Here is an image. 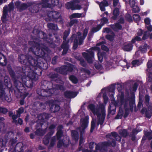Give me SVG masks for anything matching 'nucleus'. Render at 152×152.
<instances>
[{
  "label": "nucleus",
  "instance_id": "nucleus-60",
  "mask_svg": "<svg viewBox=\"0 0 152 152\" xmlns=\"http://www.w3.org/2000/svg\"><path fill=\"white\" fill-rule=\"evenodd\" d=\"M133 18L134 19H140V18L139 15L137 14H134L133 15Z\"/></svg>",
  "mask_w": 152,
  "mask_h": 152
},
{
  "label": "nucleus",
  "instance_id": "nucleus-45",
  "mask_svg": "<svg viewBox=\"0 0 152 152\" xmlns=\"http://www.w3.org/2000/svg\"><path fill=\"white\" fill-rule=\"evenodd\" d=\"M45 131L44 130H42L41 129H38L36 131V133L40 135H42L45 134Z\"/></svg>",
  "mask_w": 152,
  "mask_h": 152
},
{
  "label": "nucleus",
  "instance_id": "nucleus-18",
  "mask_svg": "<svg viewBox=\"0 0 152 152\" xmlns=\"http://www.w3.org/2000/svg\"><path fill=\"white\" fill-rule=\"evenodd\" d=\"M27 77L34 80H36L38 79L37 75L32 71L29 72L28 74Z\"/></svg>",
  "mask_w": 152,
  "mask_h": 152
},
{
  "label": "nucleus",
  "instance_id": "nucleus-35",
  "mask_svg": "<svg viewBox=\"0 0 152 152\" xmlns=\"http://www.w3.org/2000/svg\"><path fill=\"white\" fill-rule=\"evenodd\" d=\"M56 126V125L54 124H52L50 126L48 129L49 132L48 134H49V135L50 136L53 134L54 132V129L55 128Z\"/></svg>",
  "mask_w": 152,
  "mask_h": 152
},
{
  "label": "nucleus",
  "instance_id": "nucleus-19",
  "mask_svg": "<svg viewBox=\"0 0 152 152\" xmlns=\"http://www.w3.org/2000/svg\"><path fill=\"white\" fill-rule=\"evenodd\" d=\"M120 10L118 7H115L113 11V16L112 17V19H117L120 14Z\"/></svg>",
  "mask_w": 152,
  "mask_h": 152
},
{
  "label": "nucleus",
  "instance_id": "nucleus-8",
  "mask_svg": "<svg viewBox=\"0 0 152 152\" xmlns=\"http://www.w3.org/2000/svg\"><path fill=\"white\" fill-rule=\"evenodd\" d=\"M7 86V84H4L2 82H0V97L3 101L10 102L11 100V98L10 96L6 94L4 91Z\"/></svg>",
  "mask_w": 152,
  "mask_h": 152
},
{
  "label": "nucleus",
  "instance_id": "nucleus-11",
  "mask_svg": "<svg viewBox=\"0 0 152 152\" xmlns=\"http://www.w3.org/2000/svg\"><path fill=\"white\" fill-rule=\"evenodd\" d=\"M41 4V3H39L33 6L31 10V12L33 13L39 12L41 16H43V15L41 14V13L44 12L42 10L41 8L39 7V6Z\"/></svg>",
  "mask_w": 152,
  "mask_h": 152
},
{
  "label": "nucleus",
  "instance_id": "nucleus-62",
  "mask_svg": "<svg viewBox=\"0 0 152 152\" xmlns=\"http://www.w3.org/2000/svg\"><path fill=\"white\" fill-rule=\"evenodd\" d=\"M125 17V19H132L131 15L129 13L126 14Z\"/></svg>",
  "mask_w": 152,
  "mask_h": 152
},
{
  "label": "nucleus",
  "instance_id": "nucleus-56",
  "mask_svg": "<svg viewBox=\"0 0 152 152\" xmlns=\"http://www.w3.org/2000/svg\"><path fill=\"white\" fill-rule=\"evenodd\" d=\"M129 4L130 6L133 7L134 6L135 2L134 0H129Z\"/></svg>",
  "mask_w": 152,
  "mask_h": 152
},
{
  "label": "nucleus",
  "instance_id": "nucleus-64",
  "mask_svg": "<svg viewBox=\"0 0 152 152\" xmlns=\"http://www.w3.org/2000/svg\"><path fill=\"white\" fill-rule=\"evenodd\" d=\"M147 66L148 68H151L152 66V61L151 60L148 61L147 63Z\"/></svg>",
  "mask_w": 152,
  "mask_h": 152
},
{
  "label": "nucleus",
  "instance_id": "nucleus-40",
  "mask_svg": "<svg viewBox=\"0 0 152 152\" xmlns=\"http://www.w3.org/2000/svg\"><path fill=\"white\" fill-rule=\"evenodd\" d=\"M120 134L124 137H126L127 135V132L126 130L125 129H122L120 131Z\"/></svg>",
  "mask_w": 152,
  "mask_h": 152
},
{
  "label": "nucleus",
  "instance_id": "nucleus-23",
  "mask_svg": "<svg viewBox=\"0 0 152 152\" xmlns=\"http://www.w3.org/2000/svg\"><path fill=\"white\" fill-rule=\"evenodd\" d=\"M72 138L75 142H77L78 140L79 134L76 131L73 130L72 131Z\"/></svg>",
  "mask_w": 152,
  "mask_h": 152
},
{
  "label": "nucleus",
  "instance_id": "nucleus-33",
  "mask_svg": "<svg viewBox=\"0 0 152 152\" xmlns=\"http://www.w3.org/2000/svg\"><path fill=\"white\" fill-rule=\"evenodd\" d=\"M148 48V46L147 44H145L144 45L140 47V50L142 53H145Z\"/></svg>",
  "mask_w": 152,
  "mask_h": 152
},
{
  "label": "nucleus",
  "instance_id": "nucleus-17",
  "mask_svg": "<svg viewBox=\"0 0 152 152\" xmlns=\"http://www.w3.org/2000/svg\"><path fill=\"white\" fill-rule=\"evenodd\" d=\"M99 5L101 11H104L105 10V7H107L109 4L108 1L107 0H103L99 3Z\"/></svg>",
  "mask_w": 152,
  "mask_h": 152
},
{
  "label": "nucleus",
  "instance_id": "nucleus-3",
  "mask_svg": "<svg viewBox=\"0 0 152 152\" xmlns=\"http://www.w3.org/2000/svg\"><path fill=\"white\" fill-rule=\"evenodd\" d=\"M88 108L94 115H96L98 119L97 122L98 125L99 124L102 125L105 117L104 105L102 104H100L99 108H98L97 105L90 104L88 106Z\"/></svg>",
  "mask_w": 152,
  "mask_h": 152
},
{
  "label": "nucleus",
  "instance_id": "nucleus-41",
  "mask_svg": "<svg viewBox=\"0 0 152 152\" xmlns=\"http://www.w3.org/2000/svg\"><path fill=\"white\" fill-rule=\"evenodd\" d=\"M70 80L74 83H77V80L74 76L72 75L69 77Z\"/></svg>",
  "mask_w": 152,
  "mask_h": 152
},
{
  "label": "nucleus",
  "instance_id": "nucleus-46",
  "mask_svg": "<svg viewBox=\"0 0 152 152\" xmlns=\"http://www.w3.org/2000/svg\"><path fill=\"white\" fill-rule=\"evenodd\" d=\"M132 65L134 66H136L140 64V63L139 61L137 60L133 61L132 62Z\"/></svg>",
  "mask_w": 152,
  "mask_h": 152
},
{
  "label": "nucleus",
  "instance_id": "nucleus-38",
  "mask_svg": "<svg viewBox=\"0 0 152 152\" xmlns=\"http://www.w3.org/2000/svg\"><path fill=\"white\" fill-rule=\"evenodd\" d=\"M114 34L113 32L111 33V34H108L106 36V38L110 41H113L114 39Z\"/></svg>",
  "mask_w": 152,
  "mask_h": 152
},
{
  "label": "nucleus",
  "instance_id": "nucleus-32",
  "mask_svg": "<svg viewBox=\"0 0 152 152\" xmlns=\"http://www.w3.org/2000/svg\"><path fill=\"white\" fill-rule=\"evenodd\" d=\"M111 27L115 31L121 29L122 28V26L118 23H116L114 25H112Z\"/></svg>",
  "mask_w": 152,
  "mask_h": 152
},
{
  "label": "nucleus",
  "instance_id": "nucleus-43",
  "mask_svg": "<svg viewBox=\"0 0 152 152\" xmlns=\"http://www.w3.org/2000/svg\"><path fill=\"white\" fill-rule=\"evenodd\" d=\"M56 140V138L55 137H54L51 138L50 142V146L51 147L53 146L55 143Z\"/></svg>",
  "mask_w": 152,
  "mask_h": 152
},
{
  "label": "nucleus",
  "instance_id": "nucleus-22",
  "mask_svg": "<svg viewBox=\"0 0 152 152\" xmlns=\"http://www.w3.org/2000/svg\"><path fill=\"white\" fill-rule=\"evenodd\" d=\"M62 126H59L57 129V132L56 133V136L58 139H59L62 136V133L61 129H62Z\"/></svg>",
  "mask_w": 152,
  "mask_h": 152
},
{
  "label": "nucleus",
  "instance_id": "nucleus-59",
  "mask_svg": "<svg viewBox=\"0 0 152 152\" xmlns=\"http://www.w3.org/2000/svg\"><path fill=\"white\" fill-rule=\"evenodd\" d=\"M148 77L147 78V80L149 82L152 81V73H149L148 74Z\"/></svg>",
  "mask_w": 152,
  "mask_h": 152
},
{
  "label": "nucleus",
  "instance_id": "nucleus-47",
  "mask_svg": "<svg viewBox=\"0 0 152 152\" xmlns=\"http://www.w3.org/2000/svg\"><path fill=\"white\" fill-rule=\"evenodd\" d=\"M96 122V120L94 119H93L91 122V132H92L94 129L95 126V123Z\"/></svg>",
  "mask_w": 152,
  "mask_h": 152
},
{
  "label": "nucleus",
  "instance_id": "nucleus-4",
  "mask_svg": "<svg viewBox=\"0 0 152 152\" xmlns=\"http://www.w3.org/2000/svg\"><path fill=\"white\" fill-rule=\"evenodd\" d=\"M108 145L107 142L96 144L94 142H91L89 144L90 150L88 149L83 150L84 152H106V147Z\"/></svg>",
  "mask_w": 152,
  "mask_h": 152
},
{
  "label": "nucleus",
  "instance_id": "nucleus-2",
  "mask_svg": "<svg viewBox=\"0 0 152 152\" xmlns=\"http://www.w3.org/2000/svg\"><path fill=\"white\" fill-rule=\"evenodd\" d=\"M105 42L104 41H102L101 42L97 43L96 46L94 47L91 49L87 50V53H82L83 56L87 60L88 62L91 63L92 62L94 59V50H97V56L99 61L102 62L103 61L104 57L106 53H105L101 52L100 51V48L99 46H101L102 49L106 52L108 51V48L106 46L103 45L105 44Z\"/></svg>",
  "mask_w": 152,
  "mask_h": 152
},
{
  "label": "nucleus",
  "instance_id": "nucleus-34",
  "mask_svg": "<svg viewBox=\"0 0 152 152\" xmlns=\"http://www.w3.org/2000/svg\"><path fill=\"white\" fill-rule=\"evenodd\" d=\"M82 14L79 13H74L72 14L69 16L70 19H72L75 18H80L82 16Z\"/></svg>",
  "mask_w": 152,
  "mask_h": 152
},
{
  "label": "nucleus",
  "instance_id": "nucleus-14",
  "mask_svg": "<svg viewBox=\"0 0 152 152\" xmlns=\"http://www.w3.org/2000/svg\"><path fill=\"white\" fill-rule=\"evenodd\" d=\"M79 2V1L78 0H73L72 1L67 2L66 4V6L68 9L73 10L75 4Z\"/></svg>",
  "mask_w": 152,
  "mask_h": 152
},
{
  "label": "nucleus",
  "instance_id": "nucleus-1",
  "mask_svg": "<svg viewBox=\"0 0 152 152\" xmlns=\"http://www.w3.org/2000/svg\"><path fill=\"white\" fill-rule=\"evenodd\" d=\"M114 90L113 88H111L110 89L108 88H104L102 90V92L103 94V97L104 100V102L106 104L107 103L108 100V98L106 96V93L108 91H110L109 94L112 101V103L114 104L115 107H119V112L116 117V119H119L121 118L122 115L123 113L122 110L123 108L125 110L126 112H127L128 108L127 107L129 101L126 99H124V94L121 93V95H118V96L117 102H115L114 100V99L113 96L114 94Z\"/></svg>",
  "mask_w": 152,
  "mask_h": 152
},
{
  "label": "nucleus",
  "instance_id": "nucleus-31",
  "mask_svg": "<svg viewBox=\"0 0 152 152\" xmlns=\"http://www.w3.org/2000/svg\"><path fill=\"white\" fill-rule=\"evenodd\" d=\"M145 136L143 138L142 140H145L148 138L149 140L152 139V134L151 132H145Z\"/></svg>",
  "mask_w": 152,
  "mask_h": 152
},
{
  "label": "nucleus",
  "instance_id": "nucleus-55",
  "mask_svg": "<svg viewBox=\"0 0 152 152\" xmlns=\"http://www.w3.org/2000/svg\"><path fill=\"white\" fill-rule=\"evenodd\" d=\"M9 10L11 11L13 10L14 9V5L13 3H10L8 4Z\"/></svg>",
  "mask_w": 152,
  "mask_h": 152
},
{
  "label": "nucleus",
  "instance_id": "nucleus-54",
  "mask_svg": "<svg viewBox=\"0 0 152 152\" xmlns=\"http://www.w3.org/2000/svg\"><path fill=\"white\" fill-rule=\"evenodd\" d=\"M81 8L82 7L80 5L78 4H75L73 9V10H79L81 9Z\"/></svg>",
  "mask_w": 152,
  "mask_h": 152
},
{
  "label": "nucleus",
  "instance_id": "nucleus-30",
  "mask_svg": "<svg viewBox=\"0 0 152 152\" xmlns=\"http://www.w3.org/2000/svg\"><path fill=\"white\" fill-rule=\"evenodd\" d=\"M68 143L67 141H63L61 140H60L58 141V147L59 148L61 147L62 146H64L65 147H66L68 145Z\"/></svg>",
  "mask_w": 152,
  "mask_h": 152
},
{
  "label": "nucleus",
  "instance_id": "nucleus-29",
  "mask_svg": "<svg viewBox=\"0 0 152 152\" xmlns=\"http://www.w3.org/2000/svg\"><path fill=\"white\" fill-rule=\"evenodd\" d=\"M51 111L53 112L58 111L60 109L59 106L58 105L52 104L50 107Z\"/></svg>",
  "mask_w": 152,
  "mask_h": 152
},
{
  "label": "nucleus",
  "instance_id": "nucleus-51",
  "mask_svg": "<svg viewBox=\"0 0 152 152\" xmlns=\"http://www.w3.org/2000/svg\"><path fill=\"white\" fill-rule=\"evenodd\" d=\"M133 7L132 9V11L133 12L136 13L140 11V8L138 7L134 6Z\"/></svg>",
  "mask_w": 152,
  "mask_h": 152
},
{
  "label": "nucleus",
  "instance_id": "nucleus-52",
  "mask_svg": "<svg viewBox=\"0 0 152 152\" xmlns=\"http://www.w3.org/2000/svg\"><path fill=\"white\" fill-rule=\"evenodd\" d=\"M69 34V32L68 31H65L64 33L63 39H64V41H65V42H66L65 40L66 39V37L68 36Z\"/></svg>",
  "mask_w": 152,
  "mask_h": 152
},
{
  "label": "nucleus",
  "instance_id": "nucleus-48",
  "mask_svg": "<svg viewBox=\"0 0 152 152\" xmlns=\"http://www.w3.org/2000/svg\"><path fill=\"white\" fill-rule=\"evenodd\" d=\"M24 112V108L23 107L20 108L17 111V116H20V114Z\"/></svg>",
  "mask_w": 152,
  "mask_h": 152
},
{
  "label": "nucleus",
  "instance_id": "nucleus-10",
  "mask_svg": "<svg viewBox=\"0 0 152 152\" xmlns=\"http://www.w3.org/2000/svg\"><path fill=\"white\" fill-rule=\"evenodd\" d=\"M47 15L50 19H62L59 12L56 11H48Z\"/></svg>",
  "mask_w": 152,
  "mask_h": 152
},
{
  "label": "nucleus",
  "instance_id": "nucleus-37",
  "mask_svg": "<svg viewBox=\"0 0 152 152\" xmlns=\"http://www.w3.org/2000/svg\"><path fill=\"white\" fill-rule=\"evenodd\" d=\"M142 113L145 114L146 116L148 118H150L151 116V114L149 113V111H147L146 109L145 108H143L141 111Z\"/></svg>",
  "mask_w": 152,
  "mask_h": 152
},
{
  "label": "nucleus",
  "instance_id": "nucleus-13",
  "mask_svg": "<svg viewBox=\"0 0 152 152\" xmlns=\"http://www.w3.org/2000/svg\"><path fill=\"white\" fill-rule=\"evenodd\" d=\"M54 91V89H50L48 91H45L44 90H42V91L41 93H39L37 91L38 94L40 96V97H39L40 99L42 98L41 96L42 97H47L50 96H51L52 94L53 93V92Z\"/></svg>",
  "mask_w": 152,
  "mask_h": 152
},
{
  "label": "nucleus",
  "instance_id": "nucleus-26",
  "mask_svg": "<svg viewBox=\"0 0 152 152\" xmlns=\"http://www.w3.org/2000/svg\"><path fill=\"white\" fill-rule=\"evenodd\" d=\"M61 47L64 49L63 51V54H66L68 50V46L67 45V43L65 42V41H64Z\"/></svg>",
  "mask_w": 152,
  "mask_h": 152
},
{
  "label": "nucleus",
  "instance_id": "nucleus-15",
  "mask_svg": "<svg viewBox=\"0 0 152 152\" xmlns=\"http://www.w3.org/2000/svg\"><path fill=\"white\" fill-rule=\"evenodd\" d=\"M146 28L147 31H145L144 33L142 39H147L148 36L150 35V32L152 31V26L151 25H146Z\"/></svg>",
  "mask_w": 152,
  "mask_h": 152
},
{
  "label": "nucleus",
  "instance_id": "nucleus-20",
  "mask_svg": "<svg viewBox=\"0 0 152 152\" xmlns=\"http://www.w3.org/2000/svg\"><path fill=\"white\" fill-rule=\"evenodd\" d=\"M133 45L130 43H126L122 47L123 49L125 51H129L132 49Z\"/></svg>",
  "mask_w": 152,
  "mask_h": 152
},
{
  "label": "nucleus",
  "instance_id": "nucleus-42",
  "mask_svg": "<svg viewBox=\"0 0 152 152\" xmlns=\"http://www.w3.org/2000/svg\"><path fill=\"white\" fill-rule=\"evenodd\" d=\"M26 58V56L24 55H21L19 56L20 61L22 63H25L26 61L24 59Z\"/></svg>",
  "mask_w": 152,
  "mask_h": 152
},
{
  "label": "nucleus",
  "instance_id": "nucleus-7",
  "mask_svg": "<svg viewBox=\"0 0 152 152\" xmlns=\"http://www.w3.org/2000/svg\"><path fill=\"white\" fill-rule=\"evenodd\" d=\"M34 46L30 48L29 49V51H32L35 55L40 57H43L45 54L44 49H40V45L38 43H35L33 42Z\"/></svg>",
  "mask_w": 152,
  "mask_h": 152
},
{
  "label": "nucleus",
  "instance_id": "nucleus-12",
  "mask_svg": "<svg viewBox=\"0 0 152 152\" xmlns=\"http://www.w3.org/2000/svg\"><path fill=\"white\" fill-rule=\"evenodd\" d=\"M74 66L72 64H69L67 66H64L61 68L60 69V73L62 74H66V71H72L75 69Z\"/></svg>",
  "mask_w": 152,
  "mask_h": 152
},
{
  "label": "nucleus",
  "instance_id": "nucleus-27",
  "mask_svg": "<svg viewBox=\"0 0 152 152\" xmlns=\"http://www.w3.org/2000/svg\"><path fill=\"white\" fill-rule=\"evenodd\" d=\"M6 59L3 55L0 53V64L3 66H5L6 64Z\"/></svg>",
  "mask_w": 152,
  "mask_h": 152
},
{
  "label": "nucleus",
  "instance_id": "nucleus-6",
  "mask_svg": "<svg viewBox=\"0 0 152 152\" xmlns=\"http://www.w3.org/2000/svg\"><path fill=\"white\" fill-rule=\"evenodd\" d=\"M88 117L86 116L83 119H82L80 120L81 127L79 128V130L80 132V145L83 142L84 140L81 136L82 134L84 133L85 129L88 126Z\"/></svg>",
  "mask_w": 152,
  "mask_h": 152
},
{
  "label": "nucleus",
  "instance_id": "nucleus-49",
  "mask_svg": "<svg viewBox=\"0 0 152 152\" xmlns=\"http://www.w3.org/2000/svg\"><path fill=\"white\" fill-rule=\"evenodd\" d=\"M137 83H135L133 86V88L130 89V91L132 93L133 92H135L137 90Z\"/></svg>",
  "mask_w": 152,
  "mask_h": 152
},
{
  "label": "nucleus",
  "instance_id": "nucleus-36",
  "mask_svg": "<svg viewBox=\"0 0 152 152\" xmlns=\"http://www.w3.org/2000/svg\"><path fill=\"white\" fill-rule=\"evenodd\" d=\"M48 26L49 28L51 29L56 30L58 28L57 25L52 23H48Z\"/></svg>",
  "mask_w": 152,
  "mask_h": 152
},
{
  "label": "nucleus",
  "instance_id": "nucleus-21",
  "mask_svg": "<svg viewBox=\"0 0 152 152\" xmlns=\"http://www.w3.org/2000/svg\"><path fill=\"white\" fill-rule=\"evenodd\" d=\"M101 23H102L101 25H98L96 28H94L93 29V31L94 32H96L99 31L101 28L102 26L104 24L108 23V20H101Z\"/></svg>",
  "mask_w": 152,
  "mask_h": 152
},
{
  "label": "nucleus",
  "instance_id": "nucleus-5",
  "mask_svg": "<svg viewBox=\"0 0 152 152\" xmlns=\"http://www.w3.org/2000/svg\"><path fill=\"white\" fill-rule=\"evenodd\" d=\"M88 33V30L87 29L84 30L83 36H81V34L80 32H78L77 35L73 34L71 37V40L74 39L73 48L74 49H76L78 45H80L82 44L83 39L85 38Z\"/></svg>",
  "mask_w": 152,
  "mask_h": 152
},
{
  "label": "nucleus",
  "instance_id": "nucleus-39",
  "mask_svg": "<svg viewBox=\"0 0 152 152\" xmlns=\"http://www.w3.org/2000/svg\"><path fill=\"white\" fill-rule=\"evenodd\" d=\"M111 134L117 141H120L121 140V138L116 133L112 132Z\"/></svg>",
  "mask_w": 152,
  "mask_h": 152
},
{
  "label": "nucleus",
  "instance_id": "nucleus-53",
  "mask_svg": "<svg viewBox=\"0 0 152 152\" xmlns=\"http://www.w3.org/2000/svg\"><path fill=\"white\" fill-rule=\"evenodd\" d=\"M49 138V137L47 136L45 137L43 140V141L44 144L47 145L48 143Z\"/></svg>",
  "mask_w": 152,
  "mask_h": 152
},
{
  "label": "nucleus",
  "instance_id": "nucleus-28",
  "mask_svg": "<svg viewBox=\"0 0 152 152\" xmlns=\"http://www.w3.org/2000/svg\"><path fill=\"white\" fill-rule=\"evenodd\" d=\"M38 118L39 120L42 121V120L49 118V115L48 114L44 113L39 115L38 116Z\"/></svg>",
  "mask_w": 152,
  "mask_h": 152
},
{
  "label": "nucleus",
  "instance_id": "nucleus-24",
  "mask_svg": "<svg viewBox=\"0 0 152 152\" xmlns=\"http://www.w3.org/2000/svg\"><path fill=\"white\" fill-rule=\"evenodd\" d=\"M8 9L6 5L3 8V15L1 19H6L7 16L8 15Z\"/></svg>",
  "mask_w": 152,
  "mask_h": 152
},
{
  "label": "nucleus",
  "instance_id": "nucleus-58",
  "mask_svg": "<svg viewBox=\"0 0 152 152\" xmlns=\"http://www.w3.org/2000/svg\"><path fill=\"white\" fill-rule=\"evenodd\" d=\"M141 40V39L138 36H136L133 39L132 41V43H134L136 41H140Z\"/></svg>",
  "mask_w": 152,
  "mask_h": 152
},
{
  "label": "nucleus",
  "instance_id": "nucleus-61",
  "mask_svg": "<svg viewBox=\"0 0 152 152\" xmlns=\"http://www.w3.org/2000/svg\"><path fill=\"white\" fill-rule=\"evenodd\" d=\"M119 2V0H113V5L114 7H116Z\"/></svg>",
  "mask_w": 152,
  "mask_h": 152
},
{
  "label": "nucleus",
  "instance_id": "nucleus-25",
  "mask_svg": "<svg viewBox=\"0 0 152 152\" xmlns=\"http://www.w3.org/2000/svg\"><path fill=\"white\" fill-rule=\"evenodd\" d=\"M28 4L29 5H28V4L26 3H23L20 6V9L22 10H26L27 8L29 6L33 5V3L30 2L28 3Z\"/></svg>",
  "mask_w": 152,
  "mask_h": 152
},
{
  "label": "nucleus",
  "instance_id": "nucleus-16",
  "mask_svg": "<svg viewBox=\"0 0 152 152\" xmlns=\"http://www.w3.org/2000/svg\"><path fill=\"white\" fill-rule=\"evenodd\" d=\"M65 96L68 98H74L77 94L76 92H73L70 91H66L64 94Z\"/></svg>",
  "mask_w": 152,
  "mask_h": 152
},
{
  "label": "nucleus",
  "instance_id": "nucleus-9",
  "mask_svg": "<svg viewBox=\"0 0 152 152\" xmlns=\"http://www.w3.org/2000/svg\"><path fill=\"white\" fill-rule=\"evenodd\" d=\"M15 84L19 91L18 94L20 95V97L22 98H25L28 95V94L24 92V94L23 95V92L20 91H22L23 90H25L23 84L21 82L18 81H15Z\"/></svg>",
  "mask_w": 152,
  "mask_h": 152
},
{
  "label": "nucleus",
  "instance_id": "nucleus-44",
  "mask_svg": "<svg viewBox=\"0 0 152 152\" xmlns=\"http://www.w3.org/2000/svg\"><path fill=\"white\" fill-rule=\"evenodd\" d=\"M51 4L53 6H57L59 4L58 0H51Z\"/></svg>",
  "mask_w": 152,
  "mask_h": 152
},
{
  "label": "nucleus",
  "instance_id": "nucleus-57",
  "mask_svg": "<svg viewBox=\"0 0 152 152\" xmlns=\"http://www.w3.org/2000/svg\"><path fill=\"white\" fill-rule=\"evenodd\" d=\"M0 112L4 114H5L7 112V110L6 108L0 107Z\"/></svg>",
  "mask_w": 152,
  "mask_h": 152
},
{
  "label": "nucleus",
  "instance_id": "nucleus-50",
  "mask_svg": "<svg viewBox=\"0 0 152 152\" xmlns=\"http://www.w3.org/2000/svg\"><path fill=\"white\" fill-rule=\"evenodd\" d=\"M113 62V60L112 59L108 61H106L105 64L106 66L108 67H110L112 65Z\"/></svg>",
  "mask_w": 152,
  "mask_h": 152
},
{
  "label": "nucleus",
  "instance_id": "nucleus-63",
  "mask_svg": "<svg viewBox=\"0 0 152 152\" xmlns=\"http://www.w3.org/2000/svg\"><path fill=\"white\" fill-rule=\"evenodd\" d=\"M56 88L57 89H59L61 90H63L64 89V88L63 86L62 85H56Z\"/></svg>",
  "mask_w": 152,
  "mask_h": 152
}]
</instances>
